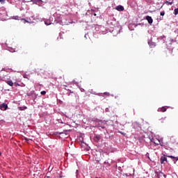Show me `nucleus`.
<instances>
[{
  "label": "nucleus",
  "instance_id": "nucleus-1",
  "mask_svg": "<svg viewBox=\"0 0 178 178\" xmlns=\"http://www.w3.org/2000/svg\"><path fill=\"white\" fill-rule=\"evenodd\" d=\"M146 20H147L149 24H152V23H154V19H152L151 16H146Z\"/></svg>",
  "mask_w": 178,
  "mask_h": 178
},
{
  "label": "nucleus",
  "instance_id": "nucleus-2",
  "mask_svg": "<svg viewBox=\"0 0 178 178\" xmlns=\"http://www.w3.org/2000/svg\"><path fill=\"white\" fill-rule=\"evenodd\" d=\"M160 162L161 164H163V162H168V159H166L165 155H163L160 158Z\"/></svg>",
  "mask_w": 178,
  "mask_h": 178
},
{
  "label": "nucleus",
  "instance_id": "nucleus-3",
  "mask_svg": "<svg viewBox=\"0 0 178 178\" xmlns=\"http://www.w3.org/2000/svg\"><path fill=\"white\" fill-rule=\"evenodd\" d=\"M115 9L116 10H118V12H123V10H124V7H123V6H117Z\"/></svg>",
  "mask_w": 178,
  "mask_h": 178
},
{
  "label": "nucleus",
  "instance_id": "nucleus-4",
  "mask_svg": "<svg viewBox=\"0 0 178 178\" xmlns=\"http://www.w3.org/2000/svg\"><path fill=\"white\" fill-rule=\"evenodd\" d=\"M0 108L1 111H6L8 109V104H1Z\"/></svg>",
  "mask_w": 178,
  "mask_h": 178
},
{
  "label": "nucleus",
  "instance_id": "nucleus-5",
  "mask_svg": "<svg viewBox=\"0 0 178 178\" xmlns=\"http://www.w3.org/2000/svg\"><path fill=\"white\" fill-rule=\"evenodd\" d=\"M99 140H101V135H96L95 137H94V141L95 143H99Z\"/></svg>",
  "mask_w": 178,
  "mask_h": 178
},
{
  "label": "nucleus",
  "instance_id": "nucleus-6",
  "mask_svg": "<svg viewBox=\"0 0 178 178\" xmlns=\"http://www.w3.org/2000/svg\"><path fill=\"white\" fill-rule=\"evenodd\" d=\"M166 111H168V108H166V106H163L158 109V112H166Z\"/></svg>",
  "mask_w": 178,
  "mask_h": 178
},
{
  "label": "nucleus",
  "instance_id": "nucleus-7",
  "mask_svg": "<svg viewBox=\"0 0 178 178\" xmlns=\"http://www.w3.org/2000/svg\"><path fill=\"white\" fill-rule=\"evenodd\" d=\"M111 166V163L106 162V161H104V168H109Z\"/></svg>",
  "mask_w": 178,
  "mask_h": 178
},
{
  "label": "nucleus",
  "instance_id": "nucleus-8",
  "mask_svg": "<svg viewBox=\"0 0 178 178\" xmlns=\"http://www.w3.org/2000/svg\"><path fill=\"white\" fill-rule=\"evenodd\" d=\"M160 123H165L166 122V117L162 118L159 120Z\"/></svg>",
  "mask_w": 178,
  "mask_h": 178
},
{
  "label": "nucleus",
  "instance_id": "nucleus-9",
  "mask_svg": "<svg viewBox=\"0 0 178 178\" xmlns=\"http://www.w3.org/2000/svg\"><path fill=\"white\" fill-rule=\"evenodd\" d=\"M7 84L8 86H10V87H13V82L12 81H6Z\"/></svg>",
  "mask_w": 178,
  "mask_h": 178
},
{
  "label": "nucleus",
  "instance_id": "nucleus-10",
  "mask_svg": "<svg viewBox=\"0 0 178 178\" xmlns=\"http://www.w3.org/2000/svg\"><path fill=\"white\" fill-rule=\"evenodd\" d=\"M165 3L167 5H173V0H172L171 1H166Z\"/></svg>",
  "mask_w": 178,
  "mask_h": 178
},
{
  "label": "nucleus",
  "instance_id": "nucleus-11",
  "mask_svg": "<svg viewBox=\"0 0 178 178\" xmlns=\"http://www.w3.org/2000/svg\"><path fill=\"white\" fill-rule=\"evenodd\" d=\"M174 15H178V8H175L174 10Z\"/></svg>",
  "mask_w": 178,
  "mask_h": 178
},
{
  "label": "nucleus",
  "instance_id": "nucleus-12",
  "mask_svg": "<svg viewBox=\"0 0 178 178\" xmlns=\"http://www.w3.org/2000/svg\"><path fill=\"white\" fill-rule=\"evenodd\" d=\"M26 108H27V107H26V106L19 107L20 111H24Z\"/></svg>",
  "mask_w": 178,
  "mask_h": 178
},
{
  "label": "nucleus",
  "instance_id": "nucleus-13",
  "mask_svg": "<svg viewBox=\"0 0 178 178\" xmlns=\"http://www.w3.org/2000/svg\"><path fill=\"white\" fill-rule=\"evenodd\" d=\"M41 95H45V94H47V91L43 90L40 92Z\"/></svg>",
  "mask_w": 178,
  "mask_h": 178
},
{
  "label": "nucleus",
  "instance_id": "nucleus-14",
  "mask_svg": "<svg viewBox=\"0 0 178 178\" xmlns=\"http://www.w3.org/2000/svg\"><path fill=\"white\" fill-rule=\"evenodd\" d=\"M24 140H25L26 143H29V141H30V139L27 138L26 137H24Z\"/></svg>",
  "mask_w": 178,
  "mask_h": 178
},
{
  "label": "nucleus",
  "instance_id": "nucleus-15",
  "mask_svg": "<svg viewBox=\"0 0 178 178\" xmlns=\"http://www.w3.org/2000/svg\"><path fill=\"white\" fill-rule=\"evenodd\" d=\"M104 95H106L107 97H109L110 94L108 92H106L104 93Z\"/></svg>",
  "mask_w": 178,
  "mask_h": 178
},
{
  "label": "nucleus",
  "instance_id": "nucleus-16",
  "mask_svg": "<svg viewBox=\"0 0 178 178\" xmlns=\"http://www.w3.org/2000/svg\"><path fill=\"white\" fill-rule=\"evenodd\" d=\"M161 16H165V11L160 13Z\"/></svg>",
  "mask_w": 178,
  "mask_h": 178
},
{
  "label": "nucleus",
  "instance_id": "nucleus-17",
  "mask_svg": "<svg viewBox=\"0 0 178 178\" xmlns=\"http://www.w3.org/2000/svg\"><path fill=\"white\" fill-rule=\"evenodd\" d=\"M168 158H171V159H175V158H176V157H175V156H167Z\"/></svg>",
  "mask_w": 178,
  "mask_h": 178
},
{
  "label": "nucleus",
  "instance_id": "nucleus-18",
  "mask_svg": "<svg viewBox=\"0 0 178 178\" xmlns=\"http://www.w3.org/2000/svg\"><path fill=\"white\" fill-rule=\"evenodd\" d=\"M154 144H156V145H159V143H160L159 140H158L157 142H154Z\"/></svg>",
  "mask_w": 178,
  "mask_h": 178
},
{
  "label": "nucleus",
  "instance_id": "nucleus-19",
  "mask_svg": "<svg viewBox=\"0 0 178 178\" xmlns=\"http://www.w3.org/2000/svg\"><path fill=\"white\" fill-rule=\"evenodd\" d=\"M169 54L172 55V54H173V49L169 50Z\"/></svg>",
  "mask_w": 178,
  "mask_h": 178
},
{
  "label": "nucleus",
  "instance_id": "nucleus-20",
  "mask_svg": "<svg viewBox=\"0 0 178 178\" xmlns=\"http://www.w3.org/2000/svg\"><path fill=\"white\" fill-rule=\"evenodd\" d=\"M120 134H122V136H126V133H123L122 131H120Z\"/></svg>",
  "mask_w": 178,
  "mask_h": 178
},
{
  "label": "nucleus",
  "instance_id": "nucleus-21",
  "mask_svg": "<svg viewBox=\"0 0 178 178\" xmlns=\"http://www.w3.org/2000/svg\"><path fill=\"white\" fill-rule=\"evenodd\" d=\"M0 2H1V3H5V0H0Z\"/></svg>",
  "mask_w": 178,
  "mask_h": 178
},
{
  "label": "nucleus",
  "instance_id": "nucleus-22",
  "mask_svg": "<svg viewBox=\"0 0 178 178\" xmlns=\"http://www.w3.org/2000/svg\"><path fill=\"white\" fill-rule=\"evenodd\" d=\"M15 86L16 87H17V86H19V83H15Z\"/></svg>",
  "mask_w": 178,
  "mask_h": 178
},
{
  "label": "nucleus",
  "instance_id": "nucleus-23",
  "mask_svg": "<svg viewBox=\"0 0 178 178\" xmlns=\"http://www.w3.org/2000/svg\"><path fill=\"white\" fill-rule=\"evenodd\" d=\"M1 155H2V153L0 152V156H1Z\"/></svg>",
  "mask_w": 178,
  "mask_h": 178
},
{
  "label": "nucleus",
  "instance_id": "nucleus-24",
  "mask_svg": "<svg viewBox=\"0 0 178 178\" xmlns=\"http://www.w3.org/2000/svg\"><path fill=\"white\" fill-rule=\"evenodd\" d=\"M125 175L127 176V174H125Z\"/></svg>",
  "mask_w": 178,
  "mask_h": 178
}]
</instances>
